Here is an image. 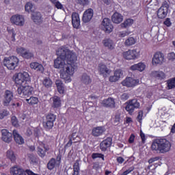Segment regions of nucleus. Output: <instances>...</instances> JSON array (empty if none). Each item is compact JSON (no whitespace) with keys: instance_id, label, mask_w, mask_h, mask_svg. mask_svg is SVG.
Instances as JSON below:
<instances>
[{"instance_id":"nucleus-55","label":"nucleus","mask_w":175,"mask_h":175,"mask_svg":"<svg viewBox=\"0 0 175 175\" xmlns=\"http://www.w3.org/2000/svg\"><path fill=\"white\" fill-rule=\"evenodd\" d=\"M120 99L121 100H122L123 102H125V100H128V99H129V94L128 93H123L121 96H120Z\"/></svg>"},{"instance_id":"nucleus-58","label":"nucleus","mask_w":175,"mask_h":175,"mask_svg":"<svg viewBox=\"0 0 175 175\" xmlns=\"http://www.w3.org/2000/svg\"><path fill=\"white\" fill-rule=\"evenodd\" d=\"M163 24L166 27H172V22L170 21V18H167L165 21L163 22Z\"/></svg>"},{"instance_id":"nucleus-35","label":"nucleus","mask_w":175,"mask_h":175,"mask_svg":"<svg viewBox=\"0 0 175 175\" xmlns=\"http://www.w3.org/2000/svg\"><path fill=\"white\" fill-rule=\"evenodd\" d=\"M103 44L105 47H107L109 50H114V43L113 42V40L110 39H105L103 40Z\"/></svg>"},{"instance_id":"nucleus-43","label":"nucleus","mask_w":175,"mask_h":175,"mask_svg":"<svg viewBox=\"0 0 175 175\" xmlns=\"http://www.w3.org/2000/svg\"><path fill=\"white\" fill-rule=\"evenodd\" d=\"M121 114L117 113L115 115V117L113 118V124L116 126H117V125H120V124L121 123Z\"/></svg>"},{"instance_id":"nucleus-4","label":"nucleus","mask_w":175,"mask_h":175,"mask_svg":"<svg viewBox=\"0 0 175 175\" xmlns=\"http://www.w3.org/2000/svg\"><path fill=\"white\" fill-rule=\"evenodd\" d=\"M57 120V115L48 113L45 115V120L42 122V126L45 131H51L54 127V122Z\"/></svg>"},{"instance_id":"nucleus-36","label":"nucleus","mask_w":175,"mask_h":175,"mask_svg":"<svg viewBox=\"0 0 175 175\" xmlns=\"http://www.w3.org/2000/svg\"><path fill=\"white\" fill-rule=\"evenodd\" d=\"M79 172H80V160H76L73 165L72 175H79Z\"/></svg>"},{"instance_id":"nucleus-10","label":"nucleus","mask_w":175,"mask_h":175,"mask_svg":"<svg viewBox=\"0 0 175 175\" xmlns=\"http://www.w3.org/2000/svg\"><path fill=\"white\" fill-rule=\"evenodd\" d=\"M102 29L106 33H111L113 32V29L114 28L111 24V21L109 18H105L101 23Z\"/></svg>"},{"instance_id":"nucleus-18","label":"nucleus","mask_w":175,"mask_h":175,"mask_svg":"<svg viewBox=\"0 0 175 175\" xmlns=\"http://www.w3.org/2000/svg\"><path fill=\"white\" fill-rule=\"evenodd\" d=\"M14 96L13 95V92L10 90H5L4 94V100L3 101V106H9L10 102L13 100Z\"/></svg>"},{"instance_id":"nucleus-26","label":"nucleus","mask_w":175,"mask_h":175,"mask_svg":"<svg viewBox=\"0 0 175 175\" xmlns=\"http://www.w3.org/2000/svg\"><path fill=\"white\" fill-rule=\"evenodd\" d=\"M10 174L12 175H26L24 169L16 165L10 168Z\"/></svg>"},{"instance_id":"nucleus-53","label":"nucleus","mask_w":175,"mask_h":175,"mask_svg":"<svg viewBox=\"0 0 175 175\" xmlns=\"http://www.w3.org/2000/svg\"><path fill=\"white\" fill-rule=\"evenodd\" d=\"M52 3L55 5L57 9H64V5L58 0H55Z\"/></svg>"},{"instance_id":"nucleus-13","label":"nucleus","mask_w":175,"mask_h":175,"mask_svg":"<svg viewBox=\"0 0 175 175\" xmlns=\"http://www.w3.org/2000/svg\"><path fill=\"white\" fill-rule=\"evenodd\" d=\"M10 21L12 24L18 25L19 27H23V25L25 24V20L24 19V16H23V15H14L10 18Z\"/></svg>"},{"instance_id":"nucleus-37","label":"nucleus","mask_w":175,"mask_h":175,"mask_svg":"<svg viewBox=\"0 0 175 175\" xmlns=\"http://www.w3.org/2000/svg\"><path fill=\"white\" fill-rule=\"evenodd\" d=\"M28 159L31 165H35L38 163V162H39V159L36 156H35L33 154H29Z\"/></svg>"},{"instance_id":"nucleus-24","label":"nucleus","mask_w":175,"mask_h":175,"mask_svg":"<svg viewBox=\"0 0 175 175\" xmlns=\"http://www.w3.org/2000/svg\"><path fill=\"white\" fill-rule=\"evenodd\" d=\"M31 20H33L35 24L40 25V24L43 23V17H42V14L39 12H33V14H31Z\"/></svg>"},{"instance_id":"nucleus-44","label":"nucleus","mask_w":175,"mask_h":175,"mask_svg":"<svg viewBox=\"0 0 175 175\" xmlns=\"http://www.w3.org/2000/svg\"><path fill=\"white\" fill-rule=\"evenodd\" d=\"M167 84L169 90H173V88H175V77L168 80Z\"/></svg>"},{"instance_id":"nucleus-5","label":"nucleus","mask_w":175,"mask_h":175,"mask_svg":"<svg viewBox=\"0 0 175 175\" xmlns=\"http://www.w3.org/2000/svg\"><path fill=\"white\" fill-rule=\"evenodd\" d=\"M18 58L15 56H10L8 57H5L3 60V65L9 70H14L17 66H18Z\"/></svg>"},{"instance_id":"nucleus-40","label":"nucleus","mask_w":175,"mask_h":175,"mask_svg":"<svg viewBox=\"0 0 175 175\" xmlns=\"http://www.w3.org/2000/svg\"><path fill=\"white\" fill-rule=\"evenodd\" d=\"M26 101L27 102V103H29V105H38V103L39 102V98H38L37 97H33L31 96L28 99H26Z\"/></svg>"},{"instance_id":"nucleus-52","label":"nucleus","mask_w":175,"mask_h":175,"mask_svg":"<svg viewBox=\"0 0 175 175\" xmlns=\"http://www.w3.org/2000/svg\"><path fill=\"white\" fill-rule=\"evenodd\" d=\"M33 7V5H32V3L28 2L26 3L25 6V9L26 12H32V8Z\"/></svg>"},{"instance_id":"nucleus-31","label":"nucleus","mask_w":175,"mask_h":175,"mask_svg":"<svg viewBox=\"0 0 175 175\" xmlns=\"http://www.w3.org/2000/svg\"><path fill=\"white\" fill-rule=\"evenodd\" d=\"M131 70H139V72H143L146 69V64L143 63H138L137 64L132 65L130 67Z\"/></svg>"},{"instance_id":"nucleus-62","label":"nucleus","mask_w":175,"mask_h":175,"mask_svg":"<svg viewBox=\"0 0 175 175\" xmlns=\"http://www.w3.org/2000/svg\"><path fill=\"white\" fill-rule=\"evenodd\" d=\"M159 159H160L159 157L151 158L148 160V163H154V162H155L157 161H159Z\"/></svg>"},{"instance_id":"nucleus-61","label":"nucleus","mask_w":175,"mask_h":175,"mask_svg":"<svg viewBox=\"0 0 175 175\" xmlns=\"http://www.w3.org/2000/svg\"><path fill=\"white\" fill-rule=\"evenodd\" d=\"M167 57H168V59L170 61H174V59H175V53H174V52L169 53Z\"/></svg>"},{"instance_id":"nucleus-28","label":"nucleus","mask_w":175,"mask_h":175,"mask_svg":"<svg viewBox=\"0 0 175 175\" xmlns=\"http://www.w3.org/2000/svg\"><path fill=\"white\" fill-rule=\"evenodd\" d=\"M103 105L105 106V107H116V101L113 98H108L103 100Z\"/></svg>"},{"instance_id":"nucleus-7","label":"nucleus","mask_w":175,"mask_h":175,"mask_svg":"<svg viewBox=\"0 0 175 175\" xmlns=\"http://www.w3.org/2000/svg\"><path fill=\"white\" fill-rule=\"evenodd\" d=\"M139 107L140 103H139V100H137L136 98H133L127 102V105L125 107V110L129 113V114H130V116H132L135 110H136V109H139Z\"/></svg>"},{"instance_id":"nucleus-42","label":"nucleus","mask_w":175,"mask_h":175,"mask_svg":"<svg viewBox=\"0 0 175 175\" xmlns=\"http://www.w3.org/2000/svg\"><path fill=\"white\" fill-rule=\"evenodd\" d=\"M136 43V40L133 37H130L125 40V46H133Z\"/></svg>"},{"instance_id":"nucleus-8","label":"nucleus","mask_w":175,"mask_h":175,"mask_svg":"<svg viewBox=\"0 0 175 175\" xmlns=\"http://www.w3.org/2000/svg\"><path fill=\"white\" fill-rule=\"evenodd\" d=\"M139 82L140 81L139 79H135L133 77H127L121 82V84L124 87H127V88H133V87L139 85Z\"/></svg>"},{"instance_id":"nucleus-14","label":"nucleus","mask_w":175,"mask_h":175,"mask_svg":"<svg viewBox=\"0 0 175 175\" xmlns=\"http://www.w3.org/2000/svg\"><path fill=\"white\" fill-rule=\"evenodd\" d=\"M139 55H140V54L136 49L129 50L123 53L124 58L128 60L136 59Z\"/></svg>"},{"instance_id":"nucleus-21","label":"nucleus","mask_w":175,"mask_h":175,"mask_svg":"<svg viewBox=\"0 0 175 175\" xmlns=\"http://www.w3.org/2000/svg\"><path fill=\"white\" fill-rule=\"evenodd\" d=\"M12 133L14 140L16 143V144H18L19 146L24 144V138L23 137V136H21V135H20V133H18V131L17 130H13Z\"/></svg>"},{"instance_id":"nucleus-19","label":"nucleus","mask_w":175,"mask_h":175,"mask_svg":"<svg viewBox=\"0 0 175 175\" xmlns=\"http://www.w3.org/2000/svg\"><path fill=\"white\" fill-rule=\"evenodd\" d=\"M92 17H94V10L89 8L84 12L82 21L83 23H90L92 19Z\"/></svg>"},{"instance_id":"nucleus-29","label":"nucleus","mask_w":175,"mask_h":175,"mask_svg":"<svg viewBox=\"0 0 175 175\" xmlns=\"http://www.w3.org/2000/svg\"><path fill=\"white\" fill-rule=\"evenodd\" d=\"M111 20L115 24H120V23H122V20H124V16H122V15H121V14L118 12H115L112 15Z\"/></svg>"},{"instance_id":"nucleus-38","label":"nucleus","mask_w":175,"mask_h":175,"mask_svg":"<svg viewBox=\"0 0 175 175\" xmlns=\"http://www.w3.org/2000/svg\"><path fill=\"white\" fill-rule=\"evenodd\" d=\"M55 165H57V160L52 158L47 163V168L49 170H53L55 167Z\"/></svg>"},{"instance_id":"nucleus-12","label":"nucleus","mask_w":175,"mask_h":175,"mask_svg":"<svg viewBox=\"0 0 175 175\" xmlns=\"http://www.w3.org/2000/svg\"><path fill=\"white\" fill-rule=\"evenodd\" d=\"M165 61V55L162 52H156L152 57V65H162Z\"/></svg>"},{"instance_id":"nucleus-54","label":"nucleus","mask_w":175,"mask_h":175,"mask_svg":"<svg viewBox=\"0 0 175 175\" xmlns=\"http://www.w3.org/2000/svg\"><path fill=\"white\" fill-rule=\"evenodd\" d=\"M131 34V31H122L119 32V38H125Z\"/></svg>"},{"instance_id":"nucleus-51","label":"nucleus","mask_w":175,"mask_h":175,"mask_svg":"<svg viewBox=\"0 0 175 175\" xmlns=\"http://www.w3.org/2000/svg\"><path fill=\"white\" fill-rule=\"evenodd\" d=\"M124 75L122 72V70L121 69H117L114 71V75L120 80L121 79V77Z\"/></svg>"},{"instance_id":"nucleus-23","label":"nucleus","mask_w":175,"mask_h":175,"mask_svg":"<svg viewBox=\"0 0 175 175\" xmlns=\"http://www.w3.org/2000/svg\"><path fill=\"white\" fill-rule=\"evenodd\" d=\"M51 100L52 101V109H59V107L62 106V103H61V97L58 96H53L52 98H51Z\"/></svg>"},{"instance_id":"nucleus-22","label":"nucleus","mask_w":175,"mask_h":175,"mask_svg":"<svg viewBox=\"0 0 175 175\" xmlns=\"http://www.w3.org/2000/svg\"><path fill=\"white\" fill-rule=\"evenodd\" d=\"M37 150V153L38 154L39 157L41 158H44V157H46V152L49 151V148L46 147V144L41 142L39 146H38Z\"/></svg>"},{"instance_id":"nucleus-27","label":"nucleus","mask_w":175,"mask_h":175,"mask_svg":"<svg viewBox=\"0 0 175 175\" xmlns=\"http://www.w3.org/2000/svg\"><path fill=\"white\" fill-rule=\"evenodd\" d=\"M30 68L31 69L36 70V72H40V73H43V72H44V67H43V65L36 62H31L30 64Z\"/></svg>"},{"instance_id":"nucleus-64","label":"nucleus","mask_w":175,"mask_h":175,"mask_svg":"<svg viewBox=\"0 0 175 175\" xmlns=\"http://www.w3.org/2000/svg\"><path fill=\"white\" fill-rule=\"evenodd\" d=\"M118 163H124L125 159L122 157H118L116 159Z\"/></svg>"},{"instance_id":"nucleus-49","label":"nucleus","mask_w":175,"mask_h":175,"mask_svg":"<svg viewBox=\"0 0 175 175\" xmlns=\"http://www.w3.org/2000/svg\"><path fill=\"white\" fill-rule=\"evenodd\" d=\"M9 111L8 109H0V120H3L5 117H8Z\"/></svg>"},{"instance_id":"nucleus-48","label":"nucleus","mask_w":175,"mask_h":175,"mask_svg":"<svg viewBox=\"0 0 175 175\" xmlns=\"http://www.w3.org/2000/svg\"><path fill=\"white\" fill-rule=\"evenodd\" d=\"M76 133H72L71 137H69L68 142L65 145L64 148H68V147H71L72 144H73L72 140H75V136Z\"/></svg>"},{"instance_id":"nucleus-6","label":"nucleus","mask_w":175,"mask_h":175,"mask_svg":"<svg viewBox=\"0 0 175 175\" xmlns=\"http://www.w3.org/2000/svg\"><path fill=\"white\" fill-rule=\"evenodd\" d=\"M17 92L21 98H28V96L32 95V92H33V87L28 84L23 86H19L18 87Z\"/></svg>"},{"instance_id":"nucleus-56","label":"nucleus","mask_w":175,"mask_h":175,"mask_svg":"<svg viewBox=\"0 0 175 175\" xmlns=\"http://www.w3.org/2000/svg\"><path fill=\"white\" fill-rule=\"evenodd\" d=\"M120 79H118L115 75L109 77V81H110V83H116V81H118Z\"/></svg>"},{"instance_id":"nucleus-59","label":"nucleus","mask_w":175,"mask_h":175,"mask_svg":"<svg viewBox=\"0 0 175 175\" xmlns=\"http://www.w3.org/2000/svg\"><path fill=\"white\" fill-rule=\"evenodd\" d=\"M140 137L142 139V142L144 144V143H146V134H144V133H143L142 131H140Z\"/></svg>"},{"instance_id":"nucleus-45","label":"nucleus","mask_w":175,"mask_h":175,"mask_svg":"<svg viewBox=\"0 0 175 175\" xmlns=\"http://www.w3.org/2000/svg\"><path fill=\"white\" fill-rule=\"evenodd\" d=\"M75 2L81 6H88L90 5V0H75Z\"/></svg>"},{"instance_id":"nucleus-50","label":"nucleus","mask_w":175,"mask_h":175,"mask_svg":"<svg viewBox=\"0 0 175 175\" xmlns=\"http://www.w3.org/2000/svg\"><path fill=\"white\" fill-rule=\"evenodd\" d=\"M7 31L8 33H10L12 35L11 38L12 40V42H16V31H14V29H7Z\"/></svg>"},{"instance_id":"nucleus-60","label":"nucleus","mask_w":175,"mask_h":175,"mask_svg":"<svg viewBox=\"0 0 175 175\" xmlns=\"http://www.w3.org/2000/svg\"><path fill=\"white\" fill-rule=\"evenodd\" d=\"M137 121H139V122H140V121H142V120H143V111H139L138 112V115L137 116Z\"/></svg>"},{"instance_id":"nucleus-11","label":"nucleus","mask_w":175,"mask_h":175,"mask_svg":"<svg viewBox=\"0 0 175 175\" xmlns=\"http://www.w3.org/2000/svg\"><path fill=\"white\" fill-rule=\"evenodd\" d=\"M98 70L99 74L101 75L104 79L109 77L111 73V70L107 68V66H106V64H103V63H100L98 64Z\"/></svg>"},{"instance_id":"nucleus-15","label":"nucleus","mask_w":175,"mask_h":175,"mask_svg":"<svg viewBox=\"0 0 175 175\" xmlns=\"http://www.w3.org/2000/svg\"><path fill=\"white\" fill-rule=\"evenodd\" d=\"M16 52L18 54H20V55H21L23 58H25V59H31V58H33V53H32L28 50H26L23 47L16 49Z\"/></svg>"},{"instance_id":"nucleus-46","label":"nucleus","mask_w":175,"mask_h":175,"mask_svg":"<svg viewBox=\"0 0 175 175\" xmlns=\"http://www.w3.org/2000/svg\"><path fill=\"white\" fill-rule=\"evenodd\" d=\"M11 123L13 126H15L16 128H18V126H20V124H18V119H17V117L15 116H13L11 117Z\"/></svg>"},{"instance_id":"nucleus-57","label":"nucleus","mask_w":175,"mask_h":175,"mask_svg":"<svg viewBox=\"0 0 175 175\" xmlns=\"http://www.w3.org/2000/svg\"><path fill=\"white\" fill-rule=\"evenodd\" d=\"M136 137V136H135V134L132 133L129 138V144H133V143H135V138Z\"/></svg>"},{"instance_id":"nucleus-2","label":"nucleus","mask_w":175,"mask_h":175,"mask_svg":"<svg viewBox=\"0 0 175 175\" xmlns=\"http://www.w3.org/2000/svg\"><path fill=\"white\" fill-rule=\"evenodd\" d=\"M172 149V143L166 138H157L153 140L151 150L156 154H166Z\"/></svg>"},{"instance_id":"nucleus-30","label":"nucleus","mask_w":175,"mask_h":175,"mask_svg":"<svg viewBox=\"0 0 175 175\" xmlns=\"http://www.w3.org/2000/svg\"><path fill=\"white\" fill-rule=\"evenodd\" d=\"M6 157L9 159L12 163H14L17 159V154L12 150H8L6 152Z\"/></svg>"},{"instance_id":"nucleus-25","label":"nucleus","mask_w":175,"mask_h":175,"mask_svg":"<svg viewBox=\"0 0 175 175\" xmlns=\"http://www.w3.org/2000/svg\"><path fill=\"white\" fill-rule=\"evenodd\" d=\"M72 24L73 28H79L80 27V16H79V13L73 12L72 14Z\"/></svg>"},{"instance_id":"nucleus-33","label":"nucleus","mask_w":175,"mask_h":175,"mask_svg":"<svg viewBox=\"0 0 175 175\" xmlns=\"http://www.w3.org/2000/svg\"><path fill=\"white\" fill-rule=\"evenodd\" d=\"M152 75L153 77H155V79H157L158 80H163L164 79H166V74L163 71H153Z\"/></svg>"},{"instance_id":"nucleus-1","label":"nucleus","mask_w":175,"mask_h":175,"mask_svg":"<svg viewBox=\"0 0 175 175\" xmlns=\"http://www.w3.org/2000/svg\"><path fill=\"white\" fill-rule=\"evenodd\" d=\"M56 54L58 57L54 60L53 67L55 69L64 70V72L60 74L61 78L65 81V83H70L71 77L75 75L77 55L75 52L65 47L59 48Z\"/></svg>"},{"instance_id":"nucleus-3","label":"nucleus","mask_w":175,"mask_h":175,"mask_svg":"<svg viewBox=\"0 0 175 175\" xmlns=\"http://www.w3.org/2000/svg\"><path fill=\"white\" fill-rule=\"evenodd\" d=\"M15 84L16 85H20V87H23L28 83H30L31 78L29 77V74L27 72H19L16 74L14 76Z\"/></svg>"},{"instance_id":"nucleus-34","label":"nucleus","mask_w":175,"mask_h":175,"mask_svg":"<svg viewBox=\"0 0 175 175\" xmlns=\"http://www.w3.org/2000/svg\"><path fill=\"white\" fill-rule=\"evenodd\" d=\"M55 85L57 86L59 94H65V86H64V83H62V81L56 80Z\"/></svg>"},{"instance_id":"nucleus-32","label":"nucleus","mask_w":175,"mask_h":175,"mask_svg":"<svg viewBox=\"0 0 175 175\" xmlns=\"http://www.w3.org/2000/svg\"><path fill=\"white\" fill-rule=\"evenodd\" d=\"M81 81L83 84H85V85H89V84L92 83V79H91V77L88 75L87 73H84L82 75Z\"/></svg>"},{"instance_id":"nucleus-16","label":"nucleus","mask_w":175,"mask_h":175,"mask_svg":"<svg viewBox=\"0 0 175 175\" xmlns=\"http://www.w3.org/2000/svg\"><path fill=\"white\" fill-rule=\"evenodd\" d=\"M1 140L5 143H11L12 140H13V133L9 132V131L6 129L1 130Z\"/></svg>"},{"instance_id":"nucleus-41","label":"nucleus","mask_w":175,"mask_h":175,"mask_svg":"<svg viewBox=\"0 0 175 175\" xmlns=\"http://www.w3.org/2000/svg\"><path fill=\"white\" fill-rule=\"evenodd\" d=\"M133 24V19L128 18L123 23L121 24L122 28H126L131 27Z\"/></svg>"},{"instance_id":"nucleus-63","label":"nucleus","mask_w":175,"mask_h":175,"mask_svg":"<svg viewBox=\"0 0 175 175\" xmlns=\"http://www.w3.org/2000/svg\"><path fill=\"white\" fill-rule=\"evenodd\" d=\"M22 105H23V103L18 101V102L13 103L12 105L13 107H21Z\"/></svg>"},{"instance_id":"nucleus-39","label":"nucleus","mask_w":175,"mask_h":175,"mask_svg":"<svg viewBox=\"0 0 175 175\" xmlns=\"http://www.w3.org/2000/svg\"><path fill=\"white\" fill-rule=\"evenodd\" d=\"M42 84L45 88H51L53 85V81L50 78H45L42 81Z\"/></svg>"},{"instance_id":"nucleus-17","label":"nucleus","mask_w":175,"mask_h":175,"mask_svg":"<svg viewBox=\"0 0 175 175\" xmlns=\"http://www.w3.org/2000/svg\"><path fill=\"white\" fill-rule=\"evenodd\" d=\"M113 143V139L111 137H107L100 144V150L103 152L107 151V148H110L111 147V144Z\"/></svg>"},{"instance_id":"nucleus-20","label":"nucleus","mask_w":175,"mask_h":175,"mask_svg":"<svg viewBox=\"0 0 175 175\" xmlns=\"http://www.w3.org/2000/svg\"><path fill=\"white\" fill-rule=\"evenodd\" d=\"M106 132V129L103 126H96L92 129V135L94 137H98V136H102L103 133Z\"/></svg>"},{"instance_id":"nucleus-47","label":"nucleus","mask_w":175,"mask_h":175,"mask_svg":"<svg viewBox=\"0 0 175 175\" xmlns=\"http://www.w3.org/2000/svg\"><path fill=\"white\" fill-rule=\"evenodd\" d=\"M92 159H96V158H100L102 161H105V154L102 153H92Z\"/></svg>"},{"instance_id":"nucleus-9","label":"nucleus","mask_w":175,"mask_h":175,"mask_svg":"<svg viewBox=\"0 0 175 175\" xmlns=\"http://www.w3.org/2000/svg\"><path fill=\"white\" fill-rule=\"evenodd\" d=\"M169 12V3L165 1L161 8L157 11V16L159 18H165L167 16Z\"/></svg>"}]
</instances>
